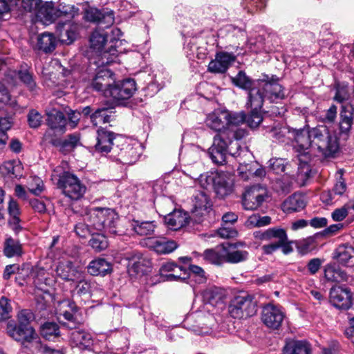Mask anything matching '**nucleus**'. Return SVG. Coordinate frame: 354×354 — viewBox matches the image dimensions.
I'll use <instances>...</instances> for the list:
<instances>
[{
  "mask_svg": "<svg viewBox=\"0 0 354 354\" xmlns=\"http://www.w3.org/2000/svg\"><path fill=\"white\" fill-rule=\"evenodd\" d=\"M293 149L301 163H307L313 156L330 157L339 149L335 135L325 125L298 129L295 135Z\"/></svg>",
  "mask_w": 354,
  "mask_h": 354,
  "instance_id": "f257e3e1",
  "label": "nucleus"
},
{
  "mask_svg": "<svg viewBox=\"0 0 354 354\" xmlns=\"http://www.w3.org/2000/svg\"><path fill=\"white\" fill-rule=\"evenodd\" d=\"M247 136L245 129H227L216 134L214 138L212 147L209 149V154L212 160L218 165L226 161L227 155L235 158L242 153L250 156L248 150L242 149L239 141Z\"/></svg>",
  "mask_w": 354,
  "mask_h": 354,
  "instance_id": "f03ea898",
  "label": "nucleus"
},
{
  "mask_svg": "<svg viewBox=\"0 0 354 354\" xmlns=\"http://www.w3.org/2000/svg\"><path fill=\"white\" fill-rule=\"evenodd\" d=\"M53 183L62 190V194L71 200H79L84 195L86 187L73 173L56 167L51 175Z\"/></svg>",
  "mask_w": 354,
  "mask_h": 354,
  "instance_id": "7ed1b4c3",
  "label": "nucleus"
},
{
  "mask_svg": "<svg viewBox=\"0 0 354 354\" xmlns=\"http://www.w3.org/2000/svg\"><path fill=\"white\" fill-rule=\"evenodd\" d=\"M118 219L116 212L110 208H90L84 216L88 225L96 232H104L111 235L117 234L115 225Z\"/></svg>",
  "mask_w": 354,
  "mask_h": 354,
  "instance_id": "20e7f679",
  "label": "nucleus"
},
{
  "mask_svg": "<svg viewBox=\"0 0 354 354\" xmlns=\"http://www.w3.org/2000/svg\"><path fill=\"white\" fill-rule=\"evenodd\" d=\"M232 82L235 86L248 91V104H252L257 109L263 104V94L261 92L262 80H252L246 75L245 72L240 71L235 77H232Z\"/></svg>",
  "mask_w": 354,
  "mask_h": 354,
  "instance_id": "39448f33",
  "label": "nucleus"
},
{
  "mask_svg": "<svg viewBox=\"0 0 354 354\" xmlns=\"http://www.w3.org/2000/svg\"><path fill=\"white\" fill-rule=\"evenodd\" d=\"M187 328L197 335H211L217 328L215 317L208 312H198L190 315L185 322Z\"/></svg>",
  "mask_w": 354,
  "mask_h": 354,
  "instance_id": "423d86ee",
  "label": "nucleus"
},
{
  "mask_svg": "<svg viewBox=\"0 0 354 354\" xmlns=\"http://www.w3.org/2000/svg\"><path fill=\"white\" fill-rule=\"evenodd\" d=\"M113 151L117 156V160L125 165L136 162L141 153L139 143H130L123 138L117 139V145L113 148Z\"/></svg>",
  "mask_w": 354,
  "mask_h": 354,
  "instance_id": "0eeeda50",
  "label": "nucleus"
},
{
  "mask_svg": "<svg viewBox=\"0 0 354 354\" xmlns=\"http://www.w3.org/2000/svg\"><path fill=\"white\" fill-rule=\"evenodd\" d=\"M229 311L230 315L236 319L251 317L257 312L256 301L247 293L237 295L230 306Z\"/></svg>",
  "mask_w": 354,
  "mask_h": 354,
  "instance_id": "6e6552de",
  "label": "nucleus"
},
{
  "mask_svg": "<svg viewBox=\"0 0 354 354\" xmlns=\"http://www.w3.org/2000/svg\"><path fill=\"white\" fill-rule=\"evenodd\" d=\"M6 330L9 336L17 342H21L25 347L39 348L38 337L32 327L20 324L16 326L9 322Z\"/></svg>",
  "mask_w": 354,
  "mask_h": 354,
  "instance_id": "1a4fd4ad",
  "label": "nucleus"
},
{
  "mask_svg": "<svg viewBox=\"0 0 354 354\" xmlns=\"http://www.w3.org/2000/svg\"><path fill=\"white\" fill-rule=\"evenodd\" d=\"M136 91V84L133 79H126L115 82L112 87L104 91L106 97H112L116 101L126 100L131 97Z\"/></svg>",
  "mask_w": 354,
  "mask_h": 354,
  "instance_id": "9d476101",
  "label": "nucleus"
},
{
  "mask_svg": "<svg viewBox=\"0 0 354 354\" xmlns=\"http://www.w3.org/2000/svg\"><path fill=\"white\" fill-rule=\"evenodd\" d=\"M268 196L266 187L259 184L248 188L242 198V205L246 210H255L259 207Z\"/></svg>",
  "mask_w": 354,
  "mask_h": 354,
  "instance_id": "9b49d317",
  "label": "nucleus"
},
{
  "mask_svg": "<svg viewBox=\"0 0 354 354\" xmlns=\"http://www.w3.org/2000/svg\"><path fill=\"white\" fill-rule=\"evenodd\" d=\"M284 318L285 313L279 306L269 304L263 308L261 320L268 328L278 329Z\"/></svg>",
  "mask_w": 354,
  "mask_h": 354,
  "instance_id": "f8f14e48",
  "label": "nucleus"
},
{
  "mask_svg": "<svg viewBox=\"0 0 354 354\" xmlns=\"http://www.w3.org/2000/svg\"><path fill=\"white\" fill-rule=\"evenodd\" d=\"M84 19L88 22L109 27L114 22V14L112 10L88 8L84 12Z\"/></svg>",
  "mask_w": 354,
  "mask_h": 354,
  "instance_id": "ddd939ff",
  "label": "nucleus"
},
{
  "mask_svg": "<svg viewBox=\"0 0 354 354\" xmlns=\"http://www.w3.org/2000/svg\"><path fill=\"white\" fill-rule=\"evenodd\" d=\"M159 272L163 281H184L188 278L187 270L171 261L163 263L159 269Z\"/></svg>",
  "mask_w": 354,
  "mask_h": 354,
  "instance_id": "4468645a",
  "label": "nucleus"
},
{
  "mask_svg": "<svg viewBox=\"0 0 354 354\" xmlns=\"http://www.w3.org/2000/svg\"><path fill=\"white\" fill-rule=\"evenodd\" d=\"M261 92L263 94V102H278L287 97L286 91L277 82H266L262 80Z\"/></svg>",
  "mask_w": 354,
  "mask_h": 354,
  "instance_id": "2eb2a0df",
  "label": "nucleus"
},
{
  "mask_svg": "<svg viewBox=\"0 0 354 354\" xmlns=\"http://www.w3.org/2000/svg\"><path fill=\"white\" fill-rule=\"evenodd\" d=\"M330 301L337 308L347 310L352 304L351 293L346 288L333 287L330 290Z\"/></svg>",
  "mask_w": 354,
  "mask_h": 354,
  "instance_id": "dca6fc26",
  "label": "nucleus"
},
{
  "mask_svg": "<svg viewBox=\"0 0 354 354\" xmlns=\"http://www.w3.org/2000/svg\"><path fill=\"white\" fill-rule=\"evenodd\" d=\"M129 259L128 272L130 275H143L149 270L150 262L138 252H133L127 257Z\"/></svg>",
  "mask_w": 354,
  "mask_h": 354,
  "instance_id": "f3484780",
  "label": "nucleus"
},
{
  "mask_svg": "<svg viewBox=\"0 0 354 354\" xmlns=\"http://www.w3.org/2000/svg\"><path fill=\"white\" fill-rule=\"evenodd\" d=\"M236 57L232 53L219 52L215 55L208 65V71L214 73H225L230 64L235 61Z\"/></svg>",
  "mask_w": 354,
  "mask_h": 354,
  "instance_id": "a211bd4d",
  "label": "nucleus"
},
{
  "mask_svg": "<svg viewBox=\"0 0 354 354\" xmlns=\"http://www.w3.org/2000/svg\"><path fill=\"white\" fill-rule=\"evenodd\" d=\"M233 182L234 178L230 174L219 171V176L213 187L216 196L223 198L231 194L233 192Z\"/></svg>",
  "mask_w": 354,
  "mask_h": 354,
  "instance_id": "6ab92c4d",
  "label": "nucleus"
},
{
  "mask_svg": "<svg viewBox=\"0 0 354 354\" xmlns=\"http://www.w3.org/2000/svg\"><path fill=\"white\" fill-rule=\"evenodd\" d=\"M229 115L227 110H215L207 116L206 125L211 129L221 133L227 128Z\"/></svg>",
  "mask_w": 354,
  "mask_h": 354,
  "instance_id": "aec40b11",
  "label": "nucleus"
},
{
  "mask_svg": "<svg viewBox=\"0 0 354 354\" xmlns=\"http://www.w3.org/2000/svg\"><path fill=\"white\" fill-rule=\"evenodd\" d=\"M46 120L47 126L50 129L58 133H63L66 130V118L61 111L53 109L46 111Z\"/></svg>",
  "mask_w": 354,
  "mask_h": 354,
  "instance_id": "412c9836",
  "label": "nucleus"
},
{
  "mask_svg": "<svg viewBox=\"0 0 354 354\" xmlns=\"http://www.w3.org/2000/svg\"><path fill=\"white\" fill-rule=\"evenodd\" d=\"M56 30L61 42L71 44L77 37L79 25L75 22L62 23L59 21Z\"/></svg>",
  "mask_w": 354,
  "mask_h": 354,
  "instance_id": "4be33fe9",
  "label": "nucleus"
},
{
  "mask_svg": "<svg viewBox=\"0 0 354 354\" xmlns=\"http://www.w3.org/2000/svg\"><path fill=\"white\" fill-rule=\"evenodd\" d=\"M70 343L80 350H90L93 344V335L84 330H75L70 334Z\"/></svg>",
  "mask_w": 354,
  "mask_h": 354,
  "instance_id": "5701e85b",
  "label": "nucleus"
},
{
  "mask_svg": "<svg viewBox=\"0 0 354 354\" xmlns=\"http://www.w3.org/2000/svg\"><path fill=\"white\" fill-rule=\"evenodd\" d=\"M97 143L95 149L97 151L101 153H108L112 149L114 145L113 140L117 142L118 138H122L119 136H115L113 132L106 130L104 129H99L97 131Z\"/></svg>",
  "mask_w": 354,
  "mask_h": 354,
  "instance_id": "b1692460",
  "label": "nucleus"
},
{
  "mask_svg": "<svg viewBox=\"0 0 354 354\" xmlns=\"http://www.w3.org/2000/svg\"><path fill=\"white\" fill-rule=\"evenodd\" d=\"M58 310L59 316H63L66 321L69 322V323H64L63 325L68 328H75L76 322L74 313L77 310L76 304L69 299L63 300L59 302Z\"/></svg>",
  "mask_w": 354,
  "mask_h": 354,
  "instance_id": "393cba45",
  "label": "nucleus"
},
{
  "mask_svg": "<svg viewBox=\"0 0 354 354\" xmlns=\"http://www.w3.org/2000/svg\"><path fill=\"white\" fill-rule=\"evenodd\" d=\"M113 75V74L110 70H100L92 81L91 86L93 88L102 92L104 95V91L113 85L114 78Z\"/></svg>",
  "mask_w": 354,
  "mask_h": 354,
  "instance_id": "a878e982",
  "label": "nucleus"
},
{
  "mask_svg": "<svg viewBox=\"0 0 354 354\" xmlns=\"http://www.w3.org/2000/svg\"><path fill=\"white\" fill-rule=\"evenodd\" d=\"M242 245L241 243L225 245V262L238 263L247 260L248 252L239 248V246Z\"/></svg>",
  "mask_w": 354,
  "mask_h": 354,
  "instance_id": "bb28decb",
  "label": "nucleus"
},
{
  "mask_svg": "<svg viewBox=\"0 0 354 354\" xmlns=\"http://www.w3.org/2000/svg\"><path fill=\"white\" fill-rule=\"evenodd\" d=\"M306 206L304 196L300 194H293L288 197L282 203L281 209L286 214L299 212Z\"/></svg>",
  "mask_w": 354,
  "mask_h": 354,
  "instance_id": "cd10ccee",
  "label": "nucleus"
},
{
  "mask_svg": "<svg viewBox=\"0 0 354 354\" xmlns=\"http://www.w3.org/2000/svg\"><path fill=\"white\" fill-rule=\"evenodd\" d=\"M56 273L65 281H77L81 278V272L78 271L71 261L60 262L56 268Z\"/></svg>",
  "mask_w": 354,
  "mask_h": 354,
  "instance_id": "c85d7f7f",
  "label": "nucleus"
},
{
  "mask_svg": "<svg viewBox=\"0 0 354 354\" xmlns=\"http://www.w3.org/2000/svg\"><path fill=\"white\" fill-rule=\"evenodd\" d=\"M283 354H311V346L305 340L289 339L283 348Z\"/></svg>",
  "mask_w": 354,
  "mask_h": 354,
  "instance_id": "c756f323",
  "label": "nucleus"
},
{
  "mask_svg": "<svg viewBox=\"0 0 354 354\" xmlns=\"http://www.w3.org/2000/svg\"><path fill=\"white\" fill-rule=\"evenodd\" d=\"M165 223L172 230H178L188 223L187 214L181 210H175L165 216Z\"/></svg>",
  "mask_w": 354,
  "mask_h": 354,
  "instance_id": "7c9ffc66",
  "label": "nucleus"
},
{
  "mask_svg": "<svg viewBox=\"0 0 354 354\" xmlns=\"http://www.w3.org/2000/svg\"><path fill=\"white\" fill-rule=\"evenodd\" d=\"M192 203V212L198 216H203V212L207 211L212 205L208 195L204 191L196 192L193 196Z\"/></svg>",
  "mask_w": 354,
  "mask_h": 354,
  "instance_id": "2f4dec72",
  "label": "nucleus"
},
{
  "mask_svg": "<svg viewBox=\"0 0 354 354\" xmlns=\"http://www.w3.org/2000/svg\"><path fill=\"white\" fill-rule=\"evenodd\" d=\"M56 8L53 6L52 2H46L41 4L37 11L35 16L38 20L43 24H51L57 19Z\"/></svg>",
  "mask_w": 354,
  "mask_h": 354,
  "instance_id": "473e14b6",
  "label": "nucleus"
},
{
  "mask_svg": "<svg viewBox=\"0 0 354 354\" xmlns=\"http://www.w3.org/2000/svg\"><path fill=\"white\" fill-rule=\"evenodd\" d=\"M88 272L93 276H104L112 271V266L104 259H95L91 261L87 266Z\"/></svg>",
  "mask_w": 354,
  "mask_h": 354,
  "instance_id": "72a5a7b5",
  "label": "nucleus"
},
{
  "mask_svg": "<svg viewBox=\"0 0 354 354\" xmlns=\"http://www.w3.org/2000/svg\"><path fill=\"white\" fill-rule=\"evenodd\" d=\"M334 258L342 265L353 266L354 248L348 245H339L335 250Z\"/></svg>",
  "mask_w": 354,
  "mask_h": 354,
  "instance_id": "f704fd0d",
  "label": "nucleus"
},
{
  "mask_svg": "<svg viewBox=\"0 0 354 354\" xmlns=\"http://www.w3.org/2000/svg\"><path fill=\"white\" fill-rule=\"evenodd\" d=\"M225 245H218L214 248L207 249L203 257L204 260L214 265L220 266L225 262Z\"/></svg>",
  "mask_w": 354,
  "mask_h": 354,
  "instance_id": "c9c22d12",
  "label": "nucleus"
},
{
  "mask_svg": "<svg viewBox=\"0 0 354 354\" xmlns=\"http://www.w3.org/2000/svg\"><path fill=\"white\" fill-rule=\"evenodd\" d=\"M24 253L22 245L12 237L6 239L3 243V254L8 258L21 257Z\"/></svg>",
  "mask_w": 354,
  "mask_h": 354,
  "instance_id": "e433bc0d",
  "label": "nucleus"
},
{
  "mask_svg": "<svg viewBox=\"0 0 354 354\" xmlns=\"http://www.w3.org/2000/svg\"><path fill=\"white\" fill-rule=\"evenodd\" d=\"M79 8L72 5L59 4L56 8L57 19H63L64 21L62 23H73L72 20L79 15Z\"/></svg>",
  "mask_w": 354,
  "mask_h": 354,
  "instance_id": "4c0bfd02",
  "label": "nucleus"
},
{
  "mask_svg": "<svg viewBox=\"0 0 354 354\" xmlns=\"http://www.w3.org/2000/svg\"><path fill=\"white\" fill-rule=\"evenodd\" d=\"M298 129L290 130L286 127H274L270 131V136L275 139V140L280 142H288L289 140L293 138L295 140V135ZM295 141L293 142V145Z\"/></svg>",
  "mask_w": 354,
  "mask_h": 354,
  "instance_id": "58836bf2",
  "label": "nucleus"
},
{
  "mask_svg": "<svg viewBox=\"0 0 354 354\" xmlns=\"http://www.w3.org/2000/svg\"><path fill=\"white\" fill-rule=\"evenodd\" d=\"M151 248L158 254H169L178 248V244L174 241L160 238L152 241Z\"/></svg>",
  "mask_w": 354,
  "mask_h": 354,
  "instance_id": "ea45409f",
  "label": "nucleus"
},
{
  "mask_svg": "<svg viewBox=\"0 0 354 354\" xmlns=\"http://www.w3.org/2000/svg\"><path fill=\"white\" fill-rule=\"evenodd\" d=\"M56 44V39L52 33L44 32L37 39L38 48L45 53L55 50Z\"/></svg>",
  "mask_w": 354,
  "mask_h": 354,
  "instance_id": "a19ab883",
  "label": "nucleus"
},
{
  "mask_svg": "<svg viewBox=\"0 0 354 354\" xmlns=\"http://www.w3.org/2000/svg\"><path fill=\"white\" fill-rule=\"evenodd\" d=\"M324 276L327 281L337 283L347 281L348 279L346 272L336 266H327L324 270Z\"/></svg>",
  "mask_w": 354,
  "mask_h": 354,
  "instance_id": "79ce46f5",
  "label": "nucleus"
},
{
  "mask_svg": "<svg viewBox=\"0 0 354 354\" xmlns=\"http://www.w3.org/2000/svg\"><path fill=\"white\" fill-rule=\"evenodd\" d=\"M203 298L205 302L207 309L209 310L207 306L210 305L214 307L221 303L223 294L217 288H210L203 292Z\"/></svg>",
  "mask_w": 354,
  "mask_h": 354,
  "instance_id": "37998d69",
  "label": "nucleus"
},
{
  "mask_svg": "<svg viewBox=\"0 0 354 354\" xmlns=\"http://www.w3.org/2000/svg\"><path fill=\"white\" fill-rule=\"evenodd\" d=\"M0 169L4 175H8L15 178H19L22 176L23 167L19 160L6 162L0 167Z\"/></svg>",
  "mask_w": 354,
  "mask_h": 354,
  "instance_id": "c03bdc74",
  "label": "nucleus"
},
{
  "mask_svg": "<svg viewBox=\"0 0 354 354\" xmlns=\"http://www.w3.org/2000/svg\"><path fill=\"white\" fill-rule=\"evenodd\" d=\"M353 108L343 106L340 113L339 129L342 133H347L351 128L353 121Z\"/></svg>",
  "mask_w": 354,
  "mask_h": 354,
  "instance_id": "a18cd8bd",
  "label": "nucleus"
},
{
  "mask_svg": "<svg viewBox=\"0 0 354 354\" xmlns=\"http://www.w3.org/2000/svg\"><path fill=\"white\" fill-rule=\"evenodd\" d=\"M134 232L140 236H150L154 232L156 225L153 221H133Z\"/></svg>",
  "mask_w": 354,
  "mask_h": 354,
  "instance_id": "49530a36",
  "label": "nucleus"
},
{
  "mask_svg": "<svg viewBox=\"0 0 354 354\" xmlns=\"http://www.w3.org/2000/svg\"><path fill=\"white\" fill-rule=\"evenodd\" d=\"M341 175H342L341 174ZM346 190V185L344 180L342 179V176H340L339 180L335 185L331 192L328 193H322L321 195L322 200L326 203H330L332 202L333 197V195H339L342 196Z\"/></svg>",
  "mask_w": 354,
  "mask_h": 354,
  "instance_id": "de8ad7c7",
  "label": "nucleus"
},
{
  "mask_svg": "<svg viewBox=\"0 0 354 354\" xmlns=\"http://www.w3.org/2000/svg\"><path fill=\"white\" fill-rule=\"evenodd\" d=\"M41 336L48 340H53L59 336V328L54 322H46L41 327Z\"/></svg>",
  "mask_w": 354,
  "mask_h": 354,
  "instance_id": "09e8293b",
  "label": "nucleus"
},
{
  "mask_svg": "<svg viewBox=\"0 0 354 354\" xmlns=\"http://www.w3.org/2000/svg\"><path fill=\"white\" fill-rule=\"evenodd\" d=\"M246 104L248 107H250L252 110L248 116L245 115V122L250 128L254 129L257 127L263 120L262 115L259 113V110L261 109L263 104L257 109L252 104H248V103Z\"/></svg>",
  "mask_w": 354,
  "mask_h": 354,
  "instance_id": "8fccbe9b",
  "label": "nucleus"
},
{
  "mask_svg": "<svg viewBox=\"0 0 354 354\" xmlns=\"http://www.w3.org/2000/svg\"><path fill=\"white\" fill-rule=\"evenodd\" d=\"M239 165L237 169L238 174L244 180H248L253 178V171L255 169V162L245 164L241 162V156L238 157Z\"/></svg>",
  "mask_w": 354,
  "mask_h": 354,
  "instance_id": "3c124183",
  "label": "nucleus"
},
{
  "mask_svg": "<svg viewBox=\"0 0 354 354\" xmlns=\"http://www.w3.org/2000/svg\"><path fill=\"white\" fill-rule=\"evenodd\" d=\"M89 241L90 245L97 252L105 250L108 246L107 239L103 234L95 231Z\"/></svg>",
  "mask_w": 354,
  "mask_h": 354,
  "instance_id": "603ef678",
  "label": "nucleus"
},
{
  "mask_svg": "<svg viewBox=\"0 0 354 354\" xmlns=\"http://www.w3.org/2000/svg\"><path fill=\"white\" fill-rule=\"evenodd\" d=\"M271 223V218L268 216H260L259 214H252L245 221V225L252 228L255 227H263Z\"/></svg>",
  "mask_w": 354,
  "mask_h": 354,
  "instance_id": "864d4df0",
  "label": "nucleus"
},
{
  "mask_svg": "<svg viewBox=\"0 0 354 354\" xmlns=\"http://www.w3.org/2000/svg\"><path fill=\"white\" fill-rule=\"evenodd\" d=\"M272 239L280 240V242L287 240V234L284 229L280 227H272L265 230V241Z\"/></svg>",
  "mask_w": 354,
  "mask_h": 354,
  "instance_id": "5fc2aeb1",
  "label": "nucleus"
},
{
  "mask_svg": "<svg viewBox=\"0 0 354 354\" xmlns=\"http://www.w3.org/2000/svg\"><path fill=\"white\" fill-rule=\"evenodd\" d=\"M107 41L106 35L99 31H94L91 37V46L93 49L101 51Z\"/></svg>",
  "mask_w": 354,
  "mask_h": 354,
  "instance_id": "6e6d98bb",
  "label": "nucleus"
},
{
  "mask_svg": "<svg viewBox=\"0 0 354 354\" xmlns=\"http://www.w3.org/2000/svg\"><path fill=\"white\" fill-rule=\"evenodd\" d=\"M219 176V171L213 173V172H206L205 174H201L198 178V182L201 186L204 189H208L209 187H214L216 180H217V177Z\"/></svg>",
  "mask_w": 354,
  "mask_h": 354,
  "instance_id": "4d7b16f0",
  "label": "nucleus"
},
{
  "mask_svg": "<svg viewBox=\"0 0 354 354\" xmlns=\"http://www.w3.org/2000/svg\"><path fill=\"white\" fill-rule=\"evenodd\" d=\"M228 114L230 115L227 117V129H240L239 128L236 127V126L239 125L245 122V115L243 112L239 113H232L228 111Z\"/></svg>",
  "mask_w": 354,
  "mask_h": 354,
  "instance_id": "13d9d810",
  "label": "nucleus"
},
{
  "mask_svg": "<svg viewBox=\"0 0 354 354\" xmlns=\"http://www.w3.org/2000/svg\"><path fill=\"white\" fill-rule=\"evenodd\" d=\"M12 125V118L10 117L0 118V147L6 145L8 140L6 131Z\"/></svg>",
  "mask_w": 354,
  "mask_h": 354,
  "instance_id": "bf43d9fd",
  "label": "nucleus"
},
{
  "mask_svg": "<svg viewBox=\"0 0 354 354\" xmlns=\"http://www.w3.org/2000/svg\"><path fill=\"white\" fill-rule=\"evenodd\" d=\"M351 209H354V202H350L341 208L336 209L332 214L333 220L342 221L348 215Z\"/></svg>",
  "mask_w": 354,
  "mask_h": 354,
  "instance_id": "052dcab7",
  "label": "nucleus"
},
{
  "mask_svg": "<svg viewBox=\"0 0 354 354\" xmlns=\"http://www.w3.org/2000/svg\"><path fill=\"white\" fill-rule=\"evenodd\" d=\"M84 222L78 223L75 227V233L80 237L85 238L89 234H95V231L93 227L88 225V222L84 219Z\"/></svg>",
  "mask_w": 354,
  "mask_h": 354,
  "instance_id": "680f3d73",
  "label": "nucleus"
},
{
  "mask_svg": "<svg viewBox=\"0 0 354 354\" xmlns=\"http://www.w3.org/2000/svg\"><path fill=\"white\" fill-rule=\"evenodd\" d=\"M41 3V0H21V8L24 12H33L35 15Z\"/></svg>",
  "mask_w": 354,
  "mask_h": 354,
  "instance_id": "e2e57ef3",
  "label": "nucleus"
},
{
  "mask_svg": "<svg viewBox=\"0 0 354 354\" xmlns=\"http://www.w3.org/2000/svg\"><path fill=\"white\" fill-rule=\"evenodd\" d=\"M12 309L10 301L6 297H2L0 299V321L8 319Z\"/></svg>",
  "mask_w": 354,
  "mask_h": 354,
  "instance_id": "0e129e2a",
  "label": "nucleus"
},
{
  "mask_svg": "<svg viewBox=\"0 0 354 354\" xmlns=\"http://www.w3.org/2000/svg\"><path fill=\"white\" fill-rule=\"evenodd\" d=\"M28 122L30 128H38L42 122L41 115L37 111L32 109L28 114Z\"/></svg>",
  "mask_w": 354,
  "mask_h": 354,
  "instance_id": "69168bd1",
  "label": "nucleus"
},
{
  "mask_svg": "<svg viewBox=\"0 0 354 354\" xmlns=\"http://www.w3.org/2000/svg\"><path fill=\"white\" fill-rule=\"evenodd\" d=\"M76 286L77 292L80 295H84L86 294H89L91 290L92 285L91 283L88 281L82 279V273L81 272V278L77 281Z\"/></svg>",
  "mask_w": 354,
  "mask_h": 354,
  "instance_id": "338daca9",
  "label": "nucleus"
},
{
  "mask_svg": "<svg viewBox=\"0 0 354 354\" xmlns=\"http://www.w3.org/2000/svg\"><path fill=\"white\" fill-rule=\"evenodd\" d=\"M19 79L28 86L30 91L35 88V82L32 79V75L28 71H20L18 73Z\"/></svg>",
  "mask_w": 354,
  "mask_h": 354,
  "instance_id": "774afa93",
  "label": "nucleus"
}]
</instances>
